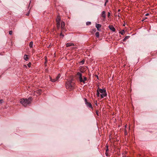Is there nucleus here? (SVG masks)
<instances>
[{"mask_svg": "<svg viewBox=\"0 0 157 157\" xmlns=\"http://www.w3.org/2000/svg\"><path fill=\"white\" fill-rule=\"evenodd\" d=\"M75 83L73 78H70L66 82L65 86L67 89L72 90L75 88Z\"/></svg>", "mask_w": 157, "mask_h": 157, "instance_id": "obj_1", "label": "nucleus"}, {"mask_svg": "<svg viewBox=\"0 0 157 157\" xmlns=\"http://www.w3.org/2000/svg\"><path fill=\"white\" fill-rule=\"evenodd\" d=\"M32 97H29L27 99H21L20 100V102L24 106L29 104L32 101Z\"/></svg>", "mask_w": 157, "mask_h": 157, "instance_id": "obj_2", "label": "nucleus"}, {"mask_svg": "<svg viewBox=\"0 0 157 157\" xmlns=\"http://www.w3.org/2000/svg\"><path fill=\"white\" fill-rule=\"evenodd\" d=\"M98 89L100 93L101 94V98H102L106 96L107 93H106L105 90L104 89H101L99 87H98Z\"/></svg>", "mask_w": 157, "mask_h": 157, "instance_id": "obj_3", "label": "nucleus"}, {"mask_svg": "<svg viewBox=\"0 0 157 157\" xmlns=\"http://www.w3.org/2000/svg\"><path fill=\"white\" fill-rule=\"evenodd\" d=\"M60 77V74H59L56 77L55 79H52L51 77H50V80L52 82H55L57 81Z\"/></svg>", "mask_w": 157, "mask_h": 157, "instance_id": "obj_4", "label": "nucleus"}, {"mask_svg": "<svg viewBox=\"0 0 157 157\" xmlns=\"http://www.w3.org/2000/svg\"><path fill=\"white\" fill-rule=\"evenodd\" d=\"M109 29L113 32H115L116 31L115 29L112 25H109Z\"/></svg>", "mask_w": 157, "mask_h": 157, "instance_id": "obj_5", "label": "nucleus"}, {"mask_svg": "<svg viewBox=\"0 0 157 157\" xmlns=\"http://www.w3.org/2000/svg\"><path fill=\"white\" fill-rule=\"evenodd\" d=\"M95 27L98 31H100L101 29L100 28L101 27V25L99 24H96Z\"/></svg>", "mask_w": 157, "mask_h": 157, "instance_id": "obj_6", "label": "nucleus"}, {"mask_svg": "<svg viewBox=\"0 0 157 157\" xmlns=\"http://www.w3.org/2000/svg\"><path fill=\"white\" fill-rule=\"evenodd\" d=\"M105 11H103L101 13V16L104 19L106 18V15L105 14Z\"/></svg>", "mask_w": 157, "mask_h": 157, "instance_id": "obj_7", "label": "nucleus"}, {"mask_svg": "<svg viewBox=\"0 0 157 157\" xmlns=\"http://www.w3.org/2000/svg\"><path fill=\"white\" fill-rule=\"evenodd\" d=\"M67 47H69L71 46H74V44L72 43H68L66 44Z\"/></svg>", "mask_w": 157, "mask_h": 157, "instance_id": "obj_8", "label": "nucleus"}, {"mask_svg": "<svg viewBox=\"0 0 157 157\" xmlns=\"http://www.w3.org/2000/svg\"><path fill=\"white\" fill-rule=\"evenodd\" d=\"M86 105L87 107H88L90 108H91L92 109H93L92 105L90 102H88L86 104Z\"/></svg>", "mask_w": 157, "mask_h": 157, "instance_id": "obj_9", "label": "nucleus"}, {"mask_svg": "<svg viewBox=\"0 0 157 157\" xmlns=\"http://www.w3.org/2000/svg\"><path fill=\"white\" fill-rule=\"evenodd\" d=\"M61 19L60 17L59 16H57L56 21L57 23H60Z\"/></svg>", "mask_w": 157, "mask_h": 157, "instance_id": "obj_10", "label": "nucleus"}, {"mask_svg": "<svg viewBox=\"0 0 157 157\" xmlns=\"http://www.w3.org/2000/svg\"><path fill=\"white\" fill-rule=\"evenodd\" d=\"M65 26V23L63 21H62L61 22V28L62 29H63L64 27Z\"/></svg>", "mask_w": 157, "mask_h": 157, "instance_id": "obj_11", "label": "nucleus"}, {"mask_svg": "<svg viewBox=\"0 0 157 157\" xmlns=\"http://www.w3.org/2000/svg\"><path fill=\"white\" fill-rule=\"evenodd\" d=\"M24 58L25 60L26 61H27L29 59L28 56L27 55H25L24 56Z\"/></svg>", "mask_w": 157, "mask_h": 157, "instance_id": "obj_12", "label": "nucleus"}, {"mask_svg": "<svg viewBox=\"0 0 157 157\" xmlns=\"http://www.w3.org/2000/svg\"><path fill=\"white\" fill-rule=\"evenodd\" d=\"M130 36H126L123 39V41L124 42H125L126 41V40L128 38H129Z\"/></svg>", "mask_w": 157, "mask_h": 157, "instance_id": "obj_13", "label": "nucleus"}, {"mask_svg": "<svg viewBox=\"0 0 157 157\" xmlns=\"http://www.w3.org/2000/svg\"><path fill=\"white\" fill-rule=\"evenodd\" d=\"M100 93L99 91V90L98 89V90H97V93H96V94L97 96V97H99Z\"/></svg>", "mask_w": 157, "mask_h": 157, "instance_id": "obj_14", "label": "nucleus"}, {"mask_svg": "<svg viewBox=\"0 0 157 157\" xmlns=\"http://www.w3.org/2000/svg\"><path fill=\"white\" fill-rule=\"evenodd\" d=\"M95 35L96 36L97 38H98L99 37V33L98 32H96L95 33Z\"/></svg>", "mask_w": 157, "mask_h": 157, "instance_id": "obj_15", "label": "nucleus"}, {"mask_svg": "<svg viewBox=\"0 0 157 157\" xmlns=\"http://www.w3.org/2000/svg\"><path fill=\"white\" fill-rule=\"evenodd\" d=\"M33 42L32 41H31L30 42L29 46L30 48H32L33 46Z\"/></svg>", "mask_w": 157, "mask_h": 157, "instance_id": "obj_16", "label": "nucleus"}, {"mask_svg": "<svg viewBox=\"0 0 157 157\" xmlns=\"http://www.w3.org/2000/svg\"><path fill=\"white\" fill-rule=\"evenodd\" d=\"M125 33V32L124 31V30H122L121 31V32H120V33L122 35H123L124 33Z\"/></svg>", "mask_w": 157, "mask_h": 157, "instance_id": "obj_17", "label": "nucleus"}, {"mask_svg": "<svg viewBox=\"0 0 157 157\" xmlns=\"http://www.w3.org/2000/svg\"><path fill=\"white\" fill-rule=\"evenodd\" d=\"M77 75L79 76V77H80L82 76V74L79 72H78L77 74Z\"/></svg>", "mask_w": 157, "mask_h": 157, "instance_id": "obj_18", "label": "nucleus"}, {"mask_svg": "<svg viewBox=\"0 0 157 157\" xmlns=\"http://www.w3.org/2000/svg\"><path fill=\"white\" fill-rule=\"evenodd\" d=\"M87 80V78L86 77H83V82L85 83V82Z\"/></svg>", "mask_w": 157, "mask_h": 157, "instance_id": "obj_19", "label": "nucleus"}, {"mask_svg": "<svg viewBox=\"0 0 157 157\" xmlns=\"http://www.w3.org/2000/svg\"><path fill=\"white\" fill-rule=\"evenodd\" d=\"M79 78L80 81V82H83V79H82V76L81 77H79Z\"/></svg>", "mask_w": 157, "mask_h": 157, "instance_id": "obj_20", "label": "nucleus"}, {"mask_svg": "<svg viewBox=\"0 0 157 157\" xmlns=\"http://www.w3.org/2000/svg\"><path fill=\"white\" fill-rule=\"evenodd\" d=\"M60 23H57V27L58 29H59L60 27Z\"/></svg>", "mask_w": 157, "mask_h": 157, "instance_id": "obj_21", "label": "nucleus"}, {"mask_svg": "<svg viewBox=\"0 0 157 157\" xmlns=\"http://www.w3.org/2000/svg\"><path fill=\"white\" fill-rule=\"evenodd\" d=\"M91 24V23L90 21H87L86 22V25H90Z\"/></svg>", "mask_w": 157, "mask_h": 157, "instance_id": "obj_22", "label": "nucleus"}, {"mask_svg": "<svg viewBox=\"0 0 157 157\" xmlns=\"http://www.w3.org/2000/svg\"><path fill=\"white\" fill-rule=\"evenodd\" d=\"M64 35L62 33H61L60 34V36L62 38H63L64 37Z\"/></svg>", "mask_w": 157, "mask_h": 157, "instance_id": "obj_23", "label": "nucleus"}, {"mask_svg": "<svg viewBox=\"0 0 157 157\" xmlns=\"http://www.w3.org/2000/svg\"><path fill=\"white\" fill-rule=\"evenodd\" d=\"M31 63L30 62H29V63H28L27 64V65H28V66L29 67H31Z\"/></svg>", "mask_w": 157, "mask_h": 157, "instance_id": "obj_24", "label": "nucleus"}, {"mask_svg": "<svg viewBox=\"0 0 157 157\" xmlns=\"http://www.w3.org/2000/svg\"><path fill=\"white\" fill-rule=\"evenodd\" d=\"M12 33H13V32L11 30V31H9V34L10 35H12Z\"/></svg>", "mask_w": 157, "mask_h": 157, "instance_id": "obj_25", "label": "nucleus"}, {"mask_svg": "<svg viewBox=\"0 0 157 157\" xmlns=\"http://www.w3.org/2000/svg\"><path fill=\"white\" fill-rule=\"evenodd\" d=\"M84 99L85 101V104H86L88 102L87 101V99L86 98H84Z\"/></svg>", "mask_w": 157, "mask_h": 157, "instance_id": "obj_26", "label": "nucleus"}, {"mask_svg": "<svg viewBox=\"0 0 157 157\" xmlns=\"http://www.w3.org/2000/svg\"><path fill=\"white\" fill-rule=\"evenodd\" d=\"M84 99L85 101V104H86L88 102L87 101V99L86 98H84Z\"/></svg>", "mask_w": 157, "mask_h": 157, "instance_id": "obj_27", "label": "nucleus"}, {"mask_svg": "<svg viewBox=\"0 0 157 157\" xmlns=\"http://www.w3.org/2000/svg\"><path fill=\"white\" fill-rule=\"evenodd\" d=\"M3 102V100H2L1 99L0 100V103L1 104Z\"/></svg>", "mask_w": 157, "mask_h": 157, "instance_id": "obj_28", "label": "nucleus"}, {"mask_svg": "<svg viewBox=\"0 0 157 157\" xmlns=\"http://www.w3.org/2000/svg\"><path fill=\"white\" fill-rule=\"evenodd\" d=\"M84 60H82L81 62V63L82 64H83L84 63Z\"/></svg>", "mask_w": 157, "mask_h": 157, "instance_id": "obj_29", "label": "nucleus"}, {"mask_svg": "<svg viewBox=\"0 0 157 157\" xmlns=\"http://www.w3.org/2000/svg\"><path fill=\"white\" fill-rule=\"evenodd\" d=\"M23 67H24V68H27V66L26 65H24L23 66Z\"/></svg>", "mask_w": 157, "mask_h": 157, "instance_id": "obj_30", "label": "nucleus"}, {"mask_svg": "<svg viewBox=\"0 0 157 157\" xmlns=\"http://www.w3.org/2000/svg\"><path fill=\"white\" fill-rule=\"evenodd\" d=\"M29 11L28 13H27V14H26V16H29Z\"/></svg>", "mask_w": 157, "mask_h": 157, "instance_id": "obj_31", "label": "nucleus"}, {"mask_svg": "<svg viewBox=\"0 0 157 157\" xmlns=\"http://www.w3.org/2000/svg\"><path fill=\"white\" fill-rule=\"evenodd\" d=\"M106 147H107V149H106V151H108V146H107Z\"/></svg>", "mask_w": 157, "mask_h": 157, "instance_id": "obj_32", "label": "nucleus"}, {"mask_svg": "<svg viewBox=\"0 0 157 157\" xmlns=\"http://www.w3.org/2000/svg\"><path fill=\"white\" fill-rule=\"evenodd\" d=\"M110 16V13L109 12L108 14V16L109 17Z\"/></svg>", "mask_w": 157, "mask_h": 157, "instance_id": "obj_33", "label": "nucleus"}, {"mask_svg": "<svg viewBox=\"0 0 157 157\" xmlns=\"http://www.w3.org/2000/svg\"><path fill=\"white\" fill-rule=\"evenodd\" d=\"M149 15V14L148 13H147L145 14V16H148Z\"/></svg>", "mask_w": 157, "mask_h": 157, "instance_id": "obj_34", "label": "nucleus"}, {"mask_svg": "<svg viewBox=\"0 0 157 157\" xmlns=\"http://www.w3.org/2000/svg\"><path fill=\"white\" fill-rule=\"evenodd\" d=\"M96 114L97 115H98V111H96Z\"/></svg>", "mask_w": 157, "mask_h": 157, "instance_id": "obj_35", "label": "nucleus"}, {"mask_svg": "<svg viewBox=\"0 0 157 157\" xmlns=\"http://www.w3.org/2000/svg\"><path fill=\"white\" fill-rule=\"evenodd\" d=\"M118 15H117V14H116V15L115 16H118L119 17V13H118Z\"/></svg>", "mask_w": 157, "mask_h": 157, "instance_id": "obj_36", "label": "nucleus"}, {"mask_svg": "<svg viewBox=\"0 0 157 157\" xmlns=\"http://www.w3.org/2000/svg\"><path fill=\"white\" fill-rule=\"evenodd\" d=\"M106 2H105V4H104V6H106Z\"/></svg>", "mask_w": 157, "mask_h": 157, "instance_id": "obj_37", "label": "nucleus"}, {"mask_svg": "<svg viewBox=\"0 0 157 157\" xmlns=\"http://www.w3.org/2000/svg\"><path fill=\"white\" fill-rule=\"evenodd\" d=\"M120 11H121V10H120V9H119V10H118V12H119Z\"/></svg>", "mask_w": 157, "mask_h": 157, "instance_id": "obj_38", "label": "nucleus"}, {"mask_svg": "<svg viewBox=\"0 0 157 157\" xmlns=\"http://www.w3.org/2000/svg\"><path fill=\"white\" fill-rule=\"evenodd\" d=\"M97 102L96 101V102L95 103V105H97Z\"/></svg>", "mask_w": 157, "mask_h": 157, "instance_id": "obj_39", "label": "nucleus"}, {"mask_svg": "<svg viewBox=\"0 0 157 157\" xmlns=\"http://www.w3.org/2000/svg\"><path fill=\"white\" fill-rule=\"evenodd\" d=\"M123 26H125V24H123Z\"/></svg>", "mask_w": 157, "mask_h": 157, "instance_id": "obj_40", "label": "nucleus"}, {"mask_svg": "<svg viewBox=\"0 0 157 157\" xmlns=\"http://www.w3.org/2000/svg\"><path fill=\"white\" fill-rule=\"evenodd\" d=\"M144 19H143V20H142V21H144Z\"/></svg>", "mask_w": 157, "mask_h": 157, "instance_id": "obj_41", "label": "nucleus"}, {"mask_svg": "<svg viewBox=\"0 0 157 157\" xmlns=\"http://www.w3.org/2000/svg\"><path fill=\"white\" fill-rule=\"evenodd\" d=\"M106 3H107V2H108V0H106Z\"/></svg>", "mask_w": 157, "mask_h": 157, "instance_id": "obj_42", "label": "nucleus"}, {"mask_svg": "<svg viewBox=\"0 0 157 157\" xmlns=\"http://www.w3.org/2000/svg\"><path fill=\"white\" fill-rule=\"evenodd\" d=\"M145 17V19H146V18H147V17Z\"/></svg>", "mask_w": 157, "mask_h": 157, "instance_id": "obj_43", "label": "nucleus"}, {"mask_svg": "<svg viewBox=\"0 0 157 157\" xmlns=\"http://www.w3.org/2000/svg\"><path fill=\"white\" fill-rule=\"evenodd\" d=\"M31 2V1H30V2ZM30 3L29 4V5H30Z\"/></svg>", "mask_w": 157, "mask_h": 157, "instance_id": "obj_44", "label": "nucleus"}]
</instances>
